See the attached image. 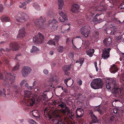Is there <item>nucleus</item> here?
<instances>
[{
	"mask_svg": "<svg viewBox=\"0 0 124 124\" xmlns=\"http://www.w3.org/2000/svg\"><path fill=\"white\" fill-rule=\"evenodd\" d=\"M92 120L91 121V123H90V124H91L93 123H95L98 122V121L97 120V118L96 116L92 118Z\"/></svg>",
	"mask_w": 124,
	"mask_h": 124,
	"instance_id": "obj_41",
	"label": "nucleus"
},
{
	"mask_svg": "<svg viewBox=\"0 0 124 124\" xmlns=\"http://www.w3.org/2000/svg\"><path fill=\"white\" fill-rule=\"evenodd\" d=\"M1 32L3 33L2 36L7 38L9 37V33L8 32H6L4 31H2Z\"/></svg>",
	"mask_w": 124,
	"mask_h": 124,
	"instance_id": "obj_36",
	"label": "nucleus"
},
{
	"mask_svg": "<svg viewBox=\"0 0 124 124\" xmlns=\"http://www.w3.org/2000/svg\"><path fill=\"white\" fill-rule=\"evenodd\" d=\"M111 79H113V78H110L109 79V81L108 82H106V87L108 89H110L111 88H112L113 84L111 82V81H110Z\"/></svg>",
	"mask_w": 124,
	"mask_h": 124,
	"instance_id": "obj_23",
	"label": "nucleus"
},
{
	"mask_svg": "<svg viewBox=\"0 0 124 124\" xmlns=\"http://www.w3.org/2000/svg\"><path fill=\"white\" fill-rule=\"evenodd\" d=\"M103 21L102 19L101 18H99L98 20L97 21V22L98 23H100L101 22H102Z\"/></svg>",
	"mask_w": 124,
	"mask_h": 124,
	"instance_id": "obj_60",
	"label": "nucleus"
},
{
	"mask_svg": "<svg viewBox=\"0 0 124 124\" xmlns=\"http://www.w3.org/2000/svg\"><path fill=\"white\" fill-rule=\"evenodd\" d=\"M15 18L17 22L24 23L27 21L29 16L28 15L25 13L21 12L16 15L15 16Z\"/></svg>",
	"mask_w": 124,
	"mask_h": 124,
	"instance_id": "obj_6",
	"label": "nucleus"
},
{
	"mask_svg": "<svg viewBox=\"0 0 124 124\" xmlns=\"http://www.w3.org/2000/svg\"><path fill=\"white\" fill-rule=\"evenodd\" d=\"M25 34L26 32L25 31V29L24 28H23L19 30L17 38H22L25 36Z\"/></svg>",
	"mask_w": 124,
	"mask_h": 124,
	"instance_id": "obj_13",
	"label": "nucleus"
},
{
	"mask_svg": "<svg viewBox=\"0 0 124 124\" xmlns=\"http://www.w3.org/2000/svg\"><path fill=\"white\" fill-rule=\"evenodd\" d=\"M0 19L2 22H9L10 21V18L6 16H2L0 17Z\"/></svg>",
	"mask_w": 124,
	"mask_h": 124,
	"instance_id": "obj_24",
	"label": "nucleus"
},
{
	"mask_svg": "<svg viewBox=\"0 0 124 124\" xmlns=\"http://www.w3.org/2000/svg\"><path fill=\"white\" fill-rule=\"evenodd\" d=\"M33 41L34 43L36 44H37L38 43L41 42L37 36H35L34 37L33 39Z\"/></svg>",
	"mask_w": 124,
	"mask_h": 124,
	"instance_id": "obj_26",
	"label": "nucleus"
},
{
	"mask_svg": "<svg viewBox=\"0 0 124 124\" xmlns=\"http://www.w3.org/2000/svg\"><path fill=\"white\" fill-rule=\"evenodd\" d=\"M55 124H65V123H62V121L61 120H59V119H56L55 118Z\"/></svg>",
	"mask_w": 124,
	"mask_h": 124,
	"instance_id": "obj_27",
	"label": "nucleus"
},
{
	"mask_svg": "<svg viewBox=\"0 0 124 124\" xmlns=\"http://www.w3.org/2000/svg\"><path fill=\"white\" fill-rule=\"evenodd\" d=\"M1 59L5 65L7 66L9 65V61L7 57L5 56L2 57Z\"/></svg>",
	"mask_w": 124,
	"mask_h": 124,
	"instance_id": "obj_22",
	"label": "nucleus"
},
{
	"mask_svg": "<svg viewBox=\"0 0 124 124\" xmlns=\"http://www.w3.org/2000/svg\"><path fill=\"white\" fill-rule=\"evenodd\" d=\"M58 4L59 6V8L62 9L64 4V2L62 0H58Z\"/></svg>",
	"mask_w": 124,
	"mask_h": 124,
	"instance_id": "obj_28",
	"label": "nucleus"
},
{
	"mask_svg": "<svg viewBox=\"0 0 124 124\" xmlns=\"http://www.w3.org/2000/svg\"><path fill=\"white\" fill-rule=\"evenodd\" d=\"M113 112L115 114L117 112V109H115L113 110Z\"/></svg>",
	"mask_w": 124,
	"mask_h": 124,
	"instance_id": "obj_62",
	"label": "nucleus"
},
{
	"mask_svg": "<svg viewBox=\"0 0 124 124\" xmlns=\"http://www.w3.org/2000/svg\"><path fill=\"white\" fill-rule=\"evenodd\" d=\"M3 9V5L0 4V12H1Z\"/></svg>",
	"mask_w": 124,
	"mask_h": 124,
	"instance_id": "obj_55",
	"label": "nucleus"
},
{
	"mask_svg": "<svg viewBox=\"0 0 124 124\" xmlns=\"http://www.w3.org/2000/svg\"><path fill=\"white\" fill-rule=\"evenodd\" d=\"M33 6L36 10L39 11L40 10V7L37 3L35 2L33 3Z\"/></svg>",
	"mask_w": 124,
	"mask_h": 124,
	"instance_id": "obj_29",
	"label": "nucleus"
},
{
	"mask_svg": "<svg viewBox=\"0 0 124 124\" xmlns=\"http://www.w3.org/2000/svg\"><path fill=\"white\" fill-rule=\"evenodd\" d=\"M64 72L65 74L66 75H68L69 74V72H68V71H64Z\"/></svg>",
	"mask_w": 124,
	"mask_h": 124,
	"instance_id": "obj_57",
	"label": "nucleus"
},
{
	"mask_svg": "<svg viewBox=\"0 0 124 124\" xmlns=\"http://www.w3.org/2000/svg\"><path fill=\"white\" fill-rule=\"evenodd\" d=\"M91 28L90 26H85L80 29L81 34L86 38L91 33Z\"/></svg>",
	"mask_w": 124,
	"mask_h": 124,
	"instance_id": "obj_7",
	"label": "nucleus"
},
{
	"mask_svg": "<svg viewBox=\"0 0 124 124\" xmlns=\"http://www.w3.org/2000/svg\"><path fill=\"white\" fill-rule=\"evenodd\" d=\"M59 37L60 36L59 35L58 36H55V41L56 43H57V44L58 43Z\"/></svg>",
	"mask_w": 124,
	"mask_h": 124,
	"instance_id": "obj_47",
	"label": "nucleus"
},
{
	"mask_svg": "<svg viewBox=\"0 0 124 124\" xmlns=\"http://www.w3.org/2000/svg\"><path fill=\"white\" fill-rule=\"evenodd\" d=\"M0 51L1 53L2 54H6V50L3 48H1Z\"/></svg>",
	"mask_w": 124,
	"mask_h": 124,
	"instance_id": "obj_50",
	"label": "nucleus"
},
{
	"mask_svg": "<svg viewBox=\"0 0 124 124\" xmlns=\"http://www.w3.org/2000/svg\"><path fill=\"white\" fill-rule=\"evenodd\" d=\"M95 110L96 111L98 112L100 114H102V110L98 106L96 107L95 108Z\"/></svg>",
	"mask_w": 124,
	"mask_h": 124,
	"instance_id": "obj_37",
	"label": "nucleus"
},
{
	"mask_svg": "<svg viewBox=\"0 0 124 124\" xmlns=\"http://www.w3.org/2000/svg\"><path fill=\"white\" fill-rule=\"evenodd\" d=\"M48 90L44 91L43 94L40 95L37 98L35 95H32L31 92L28 91H24V97L23 99L20 101V103L23 105V106L24 105H27L28 106H32L35 103V101L37 100L38 102H42L43 101L47 100V96L46 95V93L49 91V88L52 86V84L48 85Z\"/></svg>",
	"mask_w": 124,
	"mask_h": 124,
	"instance_id": "obj_1",
	"label": "nucleus"
},
{
	"mask_svg": "<svg viewBox=\"0 0 124 124\" xmlns=\"http://www.w3.org/2000/svg\"><path fill=\"white\" fill-rule=\"evenodd\" d=\"M77 110L80 113L81 112V113H82V112H83V113H84V112L83 110L81 108H78L77 109Z\"/></svg>",
	"mask_w": 124,
	"mask_h": 124,
	"instance_id": "obj_52",
	"label": "nucleus"
},
{
	"mask_svg": "<svg viewBox=\"0 0 124 124\" xmlns=\"http://www.w3.org/2000/svg\"><path fill=\"white\" fill-rule=\"evenodd\" d=\"M113 27L114 29V30H113L114 31L113 32V34H114V32H116V31H117V29L116 28H115V27L114 26H113Z\"/></svg>",
	"mask_w": 124,
	"mask_h": 124,
	"instance_id": "obj_59",
	"label": "nucleus"
},
{
	"mask_svg": "<svg viewBox=\"0 0 124 124\" xmlns=\"http://www.w3.org/2000/svg\"><path fill=\"white\" fill-rule=\"evenodd\" d=\"M20 65L18 64H17L16 66L12 69L13 71H15L18 70L19 67Z\"/></svg>",
	"mask_w": 124,
	"mask_h": 124,
	"instance_id": "obj_42",
	"label": "nucleus"
},
{
	"mask_svg": "<svg viewBox=\"0 0 124 124\" xmlns=\"http://www.w3.org/2000/svg\"><path fill=\"white\" fill-rule=\"evenodd\" d=\"M25 86L27 88H28V89H32V88H33V86H29L28 85L27 83H26L25 84Z\"/></svg>",
	"mask_w": 124,
	"mask_h": 124,
	"instance_id": "obj_49",
	"label": "nucleus"
},
{
	"mask_svg": "<svg viewBox=\"0 0 124 124\" xmlns=\"http://www.w3.org/2000/svg\"><path fill=\"white\" fill-rule=\"evenodd\" d=\"M111 68L110 70V71L111 73H114L116 72L118 70V68L114 64L111 66Z\"/></svg>",
	"mask_w": 124,
	"mask_h": 124,
	"instance_id": "obj_19",
	"label": "nucleus"
},
{
	"mask_svg": "<svg viewBox=\"0 0 124 124\" xmlns=\"http://www.w3.org/2000/svg\"><path fill=\"white\" fill-rule=\"evenodd\" d=\"M59 14L62 17V19H59L60 21L61 22H63L64 21L67 19V16L65 13H64L63 12H60L59 13Z\"/></svg>",
	"mask_w": 124,
	"mask_h": 124,
	"instance_id": "obj_16",
	"label": "nucleus"
},
{
	"mask_svg": "<svg viewBox=\"0 0 124 124\" xmlns=\"http://www.w3.org/2000/svg\"><path fill=\"white\" fill-rule=\"evenodd\" d=\"M9 47L12 50L15 51L18 49L19 46L17 43H11L9 45Z\"/></svg>",
	"mask_w": 124,
	"mask_h": 124,
	"instance_id": "obj_14",
	"label": "nucleus"
},
{
	"mask_svg": "<svg viewBox=\"0 0 124 124\" xmlns=\"http://www.w3.org/2000/svg\"><path fill=\"white\" fill-rule=\"evenodd\" d=\"M38 34L39 37V39L40 41L42 42V41L43 40L44 38V35L40 32H39Z\"/></svg>",
	"mask_w": 124,
	"mask_h": 124,
	"instance_id": "obj_38",
	"label": "nucleus"
},
{
	"mask_svg": "<svg viewBox=\"0 0 124 124\" xmlns=\"http://www.w3.org/2000/svg\"><path fill=\"white\" fill-rule=\"evenodd\" d=\"M39 50V48L35 46H33L32 49L31 50V53L36 52Z\"/></svg>",
	"mask_w": 124,
	"mask_h": 124,
	"instance_id": "obj_30",
	"label": "nucleus"
},
{
	"mask_svg": "<svg viewBox=\"0 0 124 124\" xmlns=\"http://www.w3.org/2000/svg\"><path fill=\"white\" fill-rule=\"evenodd\" d=\"M84 61V59L83 58H80L78 60L76 61V63H78L81 64V66L82 64L83 63Z\"/></svg>",
	"mask_w": 124,
	"mask_h": 124,
	"instance_id": "obj_31",
	"label": "nucleus"
},
{
	"mask_svg": "<svg viewBox=\"0 0 124 124\" xmlns=\"http://www.w3.org/2000/svg\"><path fill=\"white\" fill-rule=\"evenodd\" d=\"M32 115L35 117L36 118H38V115H39L38 111H33L32 112Z\"/></svg>",
	"mask_w": 124,
	"mask_h": 124,
	"instance_id": "obj_32",
	"label": "nucleus"
},
{
	"mask_svg": "<svg viewBox=\"0 0 124 124\" xmlns=\"http://www.w3.org/2000/svg\"><path fill=\"white\" fill-rule=\"evenodd\" d=\"M74 56V53L73 52L70 53L68 54V56L69 58H73Z\"/></svg>",
	"mask_w": 124,
	"mask_h": 124,
	"instance_id": "obj_48",
	"label": "nucleus"
},
{
	"mask_svg": "<svg viewBox=\"0 0 124 124\" xmlns=\"http://www.w3.org/2000/svg\"><path fill=\"white\" fill-rule=\"evenodd\" d=\"M54 54V52L53 51H52L50 52V54L51 55H52L53 54Z\"/></svg>",
	"mask_w": 124,
	"mask_h": 124,
	"instance_id": "obj_64",
	"label": "nucleus"
},
{
	"mask_svg": "<svg viewBox=\"0 0 124 124\" xmlns=\"http://www.w3.org/2000/svg\"><path fill=\"white\" fill-rule=\"evenodd\" d=\"M78 85H81L82 84V81L81 79H79L78 81Z\"/></svg>",
	"mask_w": 124,
	"mask_h": 124,
	"instance_id": "obj_53",
	"label": "nucleus"
},
{
	"mask_svg": "<svg viewBox=\"0 0 124 124\" xmlns=\"http://www.w3.org/2000/svg\"><path fill=\"white\" fill-rule=\"evenodd\" d=\"M31 70V69L30 67L27 66L23 67L22 70V76L24 77H26L29 74Z\"/></svg>",
	"mask_w": 124,
	"mask_h": 124,
	"instance_id": "obj_11",
	"label": "nucleus"
},
{
	"mask_svg": "<svg viewBox=\"0 0 124 124\" xmlns=\"http://www.w3.org/2000/svg\"><path fill=\"white\" fill-rule=\"evenodd\" d=\"M11 50V49L10 48H6V52H9Z\"/></svg>",
	"mask_w": 124,
	"mask_h": 124,
	"instance_id": "obj_58",
	"label": "nucleus"
},
{
	"mask_svg": "<svg viewBox=\"0 0 124 124\" xmlns=\"http://www.w3.org/2000/svg\"><path fill=\"white\" fill-rule=\"evenodd\" d=\"M112 19V21H116L117 20V18H115V17H113Z\"/></svg>",
	"mask_w": 124,
	"mask_h": 124,
	"instance_id": "obj_61",
	"label": "nucleus"
},
{
	"mask_svg": "<svg viewBox=\"0 0 124 124\" xmlns=\"http://www.w3.org/2000/svg\"><path fill=\"white\" fill-rule=\"evenodd\" d=\"M110 81L113 84L112 89L113 92L115 94H119L121 92L120 89L117 87L116 84V80L114 79H111Z\"/></svg>",
	"mask_w": 124,
	"mask_h": 124,
	"instance_id": "obj_8",
	"label": "nucleus"
},
{
	"mask_svg": "<svg viewBox=\"0 0 124 124\" xmlns=\"http://www.w3.org/2000/svg\"><path fill=\"white\" fill-rule=\"evenodd\" d=\"M43 72L46 75H47L48 73V71L46 69L44 70Z\"/></svg>",
	"mask_w": 124,
	"mask_h": 124,
	"instance_id": "obj_54",
	"label": "nucleus"
},
{
	"mask_svg": "<svg viewBox=\"0 0 124 124\" xmlns=\"http://www.w3.org/2000/svg\"><path fill=\"white\" fill-rule=\"evenodd\" d=\"M94 52V50L93 49H90L89 50L86 51L87 54L90 57L93 56V54Z\"/></svg>",
	"mask_w": 124,
	"mask_h": 124,
	"instance_id": "obj_25",
	"label": "nucleus"
},
{
	"mask_svg": "<svg viewBox=\"0 0 124 124\" xmlns=\"http://www.w3.org/2000/svg\"><path fill=\"white\" fill-rule=\"evenodd\" d=\"M89 114H90V116L92 118L96 117L93 114V112L92 110L90 111L89 113Z\"/></svg>",
	"mask_w": 124,
	"mask_h": 124,
	"instance_id": "obj_45",
	"label": "nucleus"
},
{
	"mask_svg": "<svg viewBox=\"0 0 124 124\" xmlns=\"http://www.w3.org/2000/svg\"><path fill=\"white\" fill-rule=\"evenodd\" d=\"M47 43L50 45H54V42L53 40H50Z\"/></svg>",
	"mask_w": 124,
	"mask_h": 124,
	"instance_id": "obj_46",
	"label": "nucleus"
},
{
	"mask_svg": "<svg viewBox=\"0 0 124 124\" xmlns=\"http://www.w3.org/2000/svg\"><path fill=\"white\" fill-rule=\"evenodd\" d=\"M54 19H53L52 20H50L49 21L48 24L50 27H52L54 26Z\"/></svg>",
	"mask_w": 124,
	"mask_h": 124,
	"instance_id": "obj_35",
	"label": "nucleus"
},
{
	"mask_svg": "<svg viewBox=\"0 0 124 124\" xmlns=\"http://www.w3.org/2000/svg\"><path fill=\"white\" fill-rule=\"evenodd\" d=\"M21 55V53H19L17 54L16 56L15 57V59L18 60V58H17L18 57L20 56Z\"/></svg>",
	"mask_w": 124,
	"mask_h": 124,
	"instance_id": "obj_51",
	"label": "nucleus"
},
{
	"mask_svg": "<svg viewBox=\"0 0 124 124\" xmlns=\"http://www.w3.org/2000/svg\"><path fill=\"white\" fill-rule=\"evenodd\" d=\"M50 108L46 107L44 110V115L46 116H47L50 121L54 122V101H53L50 103Z\"/></svg>",
	"mask_w": 124,
	"mask_h": 124,
	"instance_id": "obj_3",
	"label": "nucleus"
},
{
	"mask_svg": "<svg viewBox=\"0 0 124 124\" xmlns=\"http://www.w3.org/2000/svg\"><path fill=\"white\" fill-rule=\"evenodd\" d=\"M74 64L72 63H71L70 65H65L62 67V69L63 71H69L71 67L73 66Z\"/></svg>",
	"mask_w": 124,
	"mask_h": 124,
	"instance_id": "obj_21",
	"label": "nucleus"
},
{
	"mask_svg": "<svg viewBox=\"0 0 124 124\" xmlns=\"http://www.w3.org/2000/svg\"><path fill=\"white\" fill-rule=\"evenodd\" d=\"M24 1L27 2V3H28L31 1H32V0H24Z\"/></svg>",
	"mask_w": 124,
	"mask_h": 124,
	"instance_id": "obj_63",
	"label": "nucleus"
},
{
	"mask_svg": "<svg viewBox=\"0 0 124 124\" xmlns=\"http://www.w3.org/2000/svg\"><path fill=\"white\" fill-rule=\"evenodd\" d=\"M112 42L111 39L110 37L105 39L103 41V43L106 48H107L111 45Z\"/></svg>",
	"mask_w": 124,
	"mask_h": 124,
	"instance_id": "obj_12",
	"label": "nucleus"
},
{
	"mask_svg": "<svg viewBox=\"0 0 124 124\" xmlns=\"http://www.w3.org/2000/svg\"><path fill=\"white\" fill-rule=\"evenodd\" d=\"M90 85L92 88L94 89L101 88L103 86V81L99 78L94 79L91 83Z\"/></svg>",
	"mask_w": 124,
	"mask_h": 124,
	"instance_id": "obj_5",
	"label": "nucleus"
},
{
	"mask_svg": "<svg viewBox=\"0 0 124 124\" xmlns=\"http://www.w3.org/2000/svg\"><path fill=\"white\" fill-rule=\"evenodd\" d=\"M83 116V114H81L80 115H78L77 113V116L79 118H81Z\"/></svg>",
	"mask_w": 124,
	"mask_h": 124,
	"instance_id": "obj_56",
	"label": "nucleus"
},
{
	"mask_svg": "<svg viewBox=\"0 0 124 124\" xmlns=\"http://www.w3.org/2000/svg\"><path fill=\"white\" fill-rule=\"evenodd\" d=\"M70 79H66L64 80V82L65 84L67 85V87H70L71 85L73 83V82H72L71 81V83L70 85H67V82ZM72 82H73V80H72Z\"/></svg>",
	"mask_w": 124,
	"mask_h": 124,
	"instance_id": "obj_39",
	"label": "nucleus"
},
{
	"mask_svg": "<svg viewBox=\"0 0 124 124\" xmlns=\"http://www.w3.org/2000/svg\"><path fill=\"white\" fill-rule=\"evenodd\" d=\"M15 79V76L7 72L6 73L5 78L3 77V74L1 73L0 74V79L3 80L4 82L3 83L5 85V88L9 86V84H12L14 82Z\"/></svg>",
	"mask_w": 124,
	"mask_h": 124,
	"instance_id": "obj_2",
	"label": "nucleus"
},
{
	"mask_svg": "<svg viewBox=\"0 0 124 124\" xmlns=\"http://www.w3.org/2000/svg\"><path fill=\"white\" fill-rule=\"evenodd\" d=\"M20 3L21 4V5L19 6V8H23V9L24 10L26 8V3L24 2H23V3L20 2Z\"/></svg>",
	"mask_w": 124,
	"mask_h": 124,
	"instance_id": "obj_33",
	"label": "nucleus"
},
{
	"mask_svg": "<svg viewBox=\"0 0 124 124\" xmlns=\"http://www.w3.org/2000/svg\"><path fill=\"white\" fill-rule=\"evenodd\" d=\"M62 112L64 113H65L66 112L69 113L70 112V110L67 107H66L65 108V109L62 110Z\"/></svg>",
	"mask_w": 124,
	"mask_h": 124,
	"instance_id": "obj_40",
	"label": "nucleus"
},
{
	"mask_svg": "<svg viewBox=\"0 0 124 124\" xmlns=\"http://www.w3.org/2000/svg\"><path fill=\"white\" fill-rule=\"evenodd\" d=\"M79 6L78 4H73L71 6V11L73 13H75L79 10Z\"/></svg>",
	"mask_w": 124,
	"mask_h": 124,
	"instance_id": "obj_15",
	"label": "nucleus"
},
{
	"mask_svg": "<svg viewBox=\"0 0 124 124\" xmlns=\"http://www.w3.org/2000/svg\"><path fill=\"white\" fill-rule=\"evenodd\" d=\"M111 48H105L103 50L102 57L104 59H107L110 55L109 52Z\"/></svg>",
	"mask_w": 124,
	"mask_h": 124,
	"instance_id": "obj_10",
	"label": "nucleus"
},
{
	"mask_svg": "<svg viewBox=\"0 0 124 124\" xmlns=\"http://www.w3.org/2000/svg\"><path fill=\"white\" fill-rule=\"evenodd\" d=\"M58 51L59 52H63V46H60L58 48Z\"/></svg>",
	"mask_w": 124,
	"mask_h": 124,
	"instance_id": "obj_44",
	"label": "nucleus"
},
{
	"mask_svg": "<svg viewBox=\"0 0 124 124\" xmlns=\"http://www.w3.org/2000/svg\"><path fill=\"white\" fill-rule=\"evenodd\" d=\"M27 80L23 79L20 83V85L21 86L20 88V86L18 85H16L14 87V89L15 92V94H18L20 93V92L22 91V88H21L23 84L27 81Z\"/></svg>",
	"mask_w": 124,
	"mask_h": 124,
	"instance_id": "obj_9",
	"label": "nucleus"
},
{
	"mask_svg": "<svg viewBox=\"0 0 124 124\" xmlns=\"http://www.w3.org/2000/svg\"><path fill=\"white\" fill-rule=\"evenodd\" d=\"M107 124H114L115 122L114 117L113 116H109L107 118Z\"/></svg>",
	"mask_w": 124,
	"mask_h": 124,
	"instance_id": "obj_18",
	"label": "nucleus"
},
{
	"mask_svg": "<svg viewBox=\"0 0 124 124\" xmlns=\"http://www.w3.org/2000/svg\"><path fill=\"white\" fill-rule=\"evenodd\" d=\"M56 102L55 101V107H57L58 108L60 107H61L62 108H64V105L62 103L56 104Z\"/></svg>",
	"mask_w": 124,
	"mask_h": 124,
	"instance_id": "obj_34",
	"label": "nucleus"
},
{
	"mask_svg": "<svg viewBox=\"0 0 124 124\" xmlns=\"http://www.w3.org/2000/svg\"><path fill=\"white\" fill-rule=\"evenodd\" d=\"M89 10L90 16H92L96 13L97 8L95 6H92Z\"/></svg>",
	"mask_w": 124,
	"mask_h": 124,
	"instance_id": "obj_17",
	"label": "nucleus"
},
{
	"mask_svg": "<svg viewBox=\"0 0 124 124\" xmlns=\"http://www.w3.org/2000/svg\"><path fill=\"white\" fill-rule=\"evenodd\" d=\"M6 90L5 88L2 86L0 87V96L5 97L6 96L5 94Z\"/></svg>",
	"mask_w": 124,
	"mask_h": 124,
	"instance_id": "obj_20",
	"label": "nucleus"
},
{
	"mask_svg": "<svg viewBox=\"0 0 124 124\" xmlns=\"http://www.w3.org/2000/svg\"><path fill=\"white\" fill-rule=\"evenodd\" d=\"M100 15V14H96L95 16L94 17L93 20L94 21H97H97L98 20V18L97 17H98Z\"/></svg>",
	"mask_w": 124,
	"mask_h": 124,
	"instance_id": "obj_43",
	"label": "nucleus"
},
{
	"mask_svg": "<svg viewBox=\"0 0 124 124\" xmlns=\"http://www.w3.org/2000/svg\"><path fill=\"white\" fill-rule=\"evenodd\" d=\"M46 18L41 16L39 19H36L34 21L36 26L39 29L44 30L46 28Z\"/></svg>",
	"mask_w": 124,
	"mask_h": 124,
	"instance_id": "obj_4",
	"label": "nucleus"
}]
</instances>
